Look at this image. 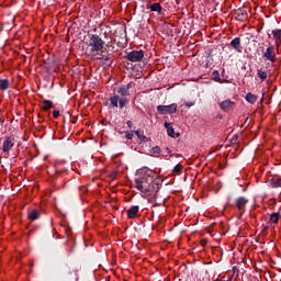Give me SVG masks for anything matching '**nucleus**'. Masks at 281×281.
<instances>
[{"mask_svg": "<svg viewBox=\"0 0 281 281\" xmlns=\"http://www.w3.org/2000/svg\"><path fill=\"white\" fill-rule=\"evenodd\" d=\"M137 175L134 181L136 190L146 196L155 199L161 188L159 179L155 178V171L144 167L137 171Z\"/></svg>", "mask_w": 281, "mask_h": 281, "instance_id": "obj_1", "label": "nucleus"}, {"mask_svg": "<svg viewBox=\"0 0 281 281\" xmlns=\"http://www.w3.org/2000/svg\"><path fill=\"white\" fill-rule=\"evenodd\" d=\"M212 80H214V82H220V85H223V82H225V80L221 79V74L218 72V70H214L212 72Z\"/></svg>", "mask_w": 281, "mask_h": 281, "instance_id": "obj_18", "label": "nucleus"}, {"mask_svg": "<svg viewBox=\"0 0 281 281\" xmlns=\"http://www.w3.org/2000/svg\"><path fill=\"white\" fill-rule=\"evenodd\" d=\"M9 87H10V81L8 79L0 80L1 91H8Z\"/></svg>", "mask_w": 281, "mask_h": 281, "instance_id": "obj_21", "label": "nucleus"}, {"mask_svg": "<svg viewBox=\"0 0 281 281\" xmlns=\"http://www.w3.org/2000/svg\"><path fill=\"white\" fill-rule=\"evenodd\" d=\"M187 106H192V104L189 105V103H187Z\"/></svg>", "mask_w": 281, "mask_h": 281, "instance_id": "obj_38", "label": "nucleus"}, {"mask_svg": "<svg viewBox=\"0 0 281 281\" xmlns=\"http://www.w3.org/2000/svg\"><path fill=\"white\" fill-rule=\"evenodd\" d=\"M110 179H112V180L117 179V171H112V172L110 173Z\"/></svg>", "mask_w": 281, "mask_h": 281, "instance_id": "obj_28", "label": "nucleus"}, {"mask_svg": "<svg viewBox=\"0 0 281 281\" xmlns=\"http://www.w3.org/2000/svg\"><path fill=\"white\" fill-rule=\"evenodd\" d=\"M263 58L270 63H276V47L269 46L266 52H263Z\"/></svg>", "mask_w": 281, "mask_h": 281, "instance_id": "obj_8", "label": "nucleus"}, {"mask_svg": "<svg viewBox=\"0 0 281 281\" xmlns=\"http://www.w3.org/2000/svg\"><path fill=\"white\" fill-rule=\"evenodd\" d=\"M30 221H38L41 218V213L37 210H33L29 213Z\"/></svg>", "mask_w": 281, "mask_h": 281, "instance_id": "obj_19", "label": "nucleus"}, {"mask_svg": "<svg viewBox=\"0 0 281 281\" xmlns=\"http://www.w3.org/2000/svg\"><path fill=\"white\" fill-rule=\"evenodd\" d=\"M166 150H167L168 153H170V148L167 147Z\"/></svg>", "mask_w": 281, "mask_h": 281, "instance_id": "obj_37", "label": "nucleus"}, {"mask_svg": "<svg viewBox=\"0 0 281 281\" xmlns=\"http://www.w3.org/2000/svg\"><path fill=\"white\" fill-rule=\"evenodd\" d=\"M53 116H54L55 119L60 117V111H58V110L53 111Z\"/></svg>", "mask_w": 281, "mask_h": 281, "instance_id": "obj_29", "label": "nucleus"}, {"mask_svg": "<svg viewBox=\"0 0 281 281\" xmlns=\"http://www.w3.org/2000/svg\"><path fill=\"white\" fill-rule=\"evenodd\" d=\"M173 172H181V165H176L173 167Z\"/></svg>", "mask_w": 281, "mask_h": 281, "instance_id": "obj_30", "label": "nucleus"}, {"mask_svg": "<svg viewBox=\"0 0 281 281\" xmlns=\"http://www.w3.org/2000/svg\"><path fill=\"white\" fill-rule=\"evenodd\" d=\"M231 46L233 47V49H235V52H243V47L240 46V37H235L231 42Z\"/></svg>", "mask_w": 281, "mask_h": 281, "instance_id": "obj_11", "label": "nucleus"}, {"mask_svg": "<svg viewBox=\"0 0 281 281\" xmlns=\"http://www.w3.org/2000/svg\"><path fill=\"white\" fill-rule=\"evenodd\" d=\"M167 134L169 135V137H179V133L175 134V128L172 126L168 127Z\"/></svg>", "mask_w": 281, "mask_h": 281, "instance_id": "obj_25", "label": "nucleus"}, {"mask_svg": "<svg viewBox=\"0 0 281 281\" xmlns=\"http://www.w3.org/2000/svg\"><path fill=\"white\" fill-rule=\"evenodd\" d=\"M135 133V135L138 137V139L140 140V142H150V137H146L145 135H144V132H142V131H135L134 132Z\"/></svg>", "mask_w": 281, "mask_h": 281, "instance_id": "obj_20", "label": "nucleus"}, {"mask_svg": "<svg viewBox=\"0 0 281 281\" xmlns=\"http://www.w3.org/2000/svg\"><path fill=\"white\" fill-rule=\"evenodd\" d=\"M233 106H236V103L232 100H225L220 104V109H222V111H224L225 113H229V110Z\"/></svg>", "mask_w": 281, "mask_h": 281, "instance_id": "obj_9", "label": "nucleus"}, {"mask_svg": "<svg viewBox=\"0 0 281 281\" xmlns=\"http://www.w3.org/2000/svg\"><path fill=\"white\" fill-rule=\"evenodd\" d=\"M246 102H248L249 104H256V102H258V95L248 92L245 97Z\"/></svg>", "mask_w": 281, "mask_h": 281, "instance_id": "obj_13", "label": "nucleus"}, {"mask_svg": "<svg viewBox=\"0 0 281 281\" xmlns=\"http://www.w3.org/2000/svg\"><path fill=\"white\" fill-rule=\"evenodd\" d=\"M200 245L205 247V245H207V239H201Z\"/></svg>", "mask_w": 281, "mask_h": 281, "instance_id": "obj_32", "label": "nucleus"}, {"mask_svg": "<svg viewBox=\"0 0 281 281\" xmlns=\"http://www.w3.org/2000/svg\"><path fill=\"white\" fill-rule=\"evenodd\" d=\"M269 229V226H266L265 228H263V232H267Z\"/></svg>", "mask_w": 281, "mask_h": 281, "instance_id": "obj_35", "label": "nucleus"}, {"mask_svg": "<svg viewBox=\"0 0 281 281\" xmlns=\"http://www.w3.org/2000/svg\"><path fill=\"white\" fill-rule=\"evenodd\" d=\"M131 89H133V83L122 85L119 87L117 94H113L110 97V103L113 109H123L127 106L128 102H131Z\"/></svg>", "mask_w": 281, "mask_h": 281, "instance_id": "obj_2", "label": "nucleus"}, {"mask_svg": "<svg viewBox=\"0 0 281 281\" xmlns=\"http://www.w3.org/2000/svg\"><path fill=\"white\" fill-rule=\"evenodd\" d=\"M97 60H103V65H105V67H111L112 63H113V58L112 55L106 53L104 54V52L101 50V54L99 53L97 55Z\"/></svg>", "mask_w": 281, "mask_h": 281, "instance_id": "obj_6", "label": "nucleus"}, {"mask_svg": "<svg viewBox=\"0 0 281 281\" xmlns=\"http://www.w3.org/2000/svg\"><path fill=\"white\" fill-rule=\"evenodd\" d=\"M130 63H142L144 60V50H132L125 56Z\"/></svg>", "mask_w": 281, "mask_h": 281, "instance_id": "obj_5", "label": "nucleus"}, {"mask_svg": "<svg viewBox=\"0 0 281 281\" xmlns=\"http://www.w3.org/2000/svg\"><path fill=\"white\" fill-rule=\"evenodd\" d=\"M271 188H281V178H272L270 179Z\"/></svg>", "mask_w": 281, "mask_h": 281, "instance_id": "obj_22", "label": "nucleus"}, {"mask_svg": "<svg viewBox=\"0 0 281 281\" xmlns=\"http://www.w3.org/2000/svg\"><path fill=\"white\" fill-rule=\"evenodd\" d=\"M151 12H158V14H161L164 8L161 7V4L159 2L153 3L149 7Z\"/></svg>", "mask_w": 281, "mask_h": 281, "instance_id": "obj_14", "label": "nucleus"}, {"mask_svg": "<svg viewBox=\"0 0 281 281\" xmlns=\"http://www.w3.org/2000/svg\"><path fill=\"white\" fill-rule=\"evenodd\" d=\"M139 212L138 205H133L127 210V217L128 218H135L137 216V213Z\"/></svg>", "mask_w": 281, "mask_h": 281, "instance_id": "obj_12", "label": "nucleus"}, {"mask_svg": "<svg viewBox=\"0 0 281 281\" xmlns=\"http://www.w3.org/2000/svg\"><path fill=\"white\" fill-rule=\"evenodd\" d=\"M127 139H133L134 135L131 132H125Z\"/></svg>", "mask_w": 281, "mask_h": 281, "instance_id": "obj_31", "label": "nucleus"}, {"mask_svg": "<svg viewBox=\"0 0 281 281\" xmlns=\"http://www.w3.org/2000/svg\"><path fill=\"white\" fill-rule=\"evenodd\" d=\"M257 76H258V78H260L261 82H265V80H267V78L269 76V71L262 70V69H258L257 70Z\"/></svg>", "mask_w": 281, "mask_h": 281, "instance_id": "obj_16", "label": "nucleus"}, {"mask_svg": "<svg viewBox=\"0 0 281 281\" xmlns=\"http://www.w3.org/2000/svg\"><path fill=\"white\" fill-rule=\"evenodd\" d=\"M86 45L87 50L90 52L91 56H98V54L104 49V42L98 34L89 35Z\"/></svg>", "mask_w": 281, "mask_h": 281, "instance_id": "obj_3", "label": "nucleus"}, {"mask_svg": "<svg viewBox=\"0 0 281 281\" xmlns=\"http://www.w3.org/2000/svg\"><path fill=\"white\" fill-rule=\"evenodd\" d=\"M156 109L160 115H172V113H177V103H171L169 105H157Z\"/></svg>", "mask_w": 281, "mask_h": 281, "instance_id": "obj_4", "label": "nucleus"}, {"mask_svg": "<svg viewBox=\"0 0 281 281\" xmlns=\"http://www.w3.org/2000/svg\"><path fill=\"white\" fill-rule=\"evenodd\" d=\"M246 36L248 41H254V42L256 41V36L251 33H247Z\"/></svg>", "mask_w": 281, "mask_h": 281, "instance_id": "obj_27", "label": "nucleus"}, {"mask_svg": "<svg viewBox=\"0 0 281 281\" xmlns=\"http://www.w3.org/2000/svg\"><path fill=\"white\" fill-rule=\"evenodd\" d=\"M151 155H161V147L155 146L150 149Z\"/></svg>", "mask_w": 281, "mask_h": 281, "instance_id": "obj_26", "label": "nucleus"}, {"mask_svg": "<svg viewBox=\"0 0 281 281\" xmlns=\"http://www.w3.org/2000/svg\"><path fill=\"white\" fill-rule=\"evenodd\" d=\"M126 124H127L128 128H133V122L132 121H127Z\"/></svg>", "mask_w": 281, "mask_h": 281, "instance_id": "obj_34", "label": "nucleus"}, {"mask_svg": "<svg viewBox=\"0 0 281 281\" xmlns=\"http://www.w3.org/2000/svg\"><path fill=\"white\" fill-rule=\"evenodd\" d=\"M272 35H273L274 41H280V38H281V29L280 30H273Z\"/></svg>", "mask_w": 281, "mask_h": 281, "instance_id": "obj_23", "label": "nucleus"}, {"mask_svg": "<svg viewBox=\"0 0 281 281\" xmlns=\"http://www.w3.org/2000/svg\"><path fill=\"white\" fill-rule=\"evenodd\" d=\"M249 203V200L245 196H239L236 200V207L237 210H239V212H241V214H245V210H247V204Z\"/></svg>", "mask_w": 281, "mask_h": 281, "instance_id": "obj_7", "label": "nucleus"}, {"mask_svg": "<svg viewBox=\"0 0 281 281\" xmlns=\"http://www.w3.org/2000/svg\"><path fill=\"white\" fill-rule=\"evenodd\" d=\"M42 111H49V109H54V102H52L50 100H44L42 101Z\"/></svg>", "mask_w": 281, "mask_h": 281, "instance_id": "obj_15", "label": "nucleus"}, {"mask_svg": "<svg viewBox=\"0 0 281 281\" xmlns=\"http://www.w3.org/2000/svg\"><path fill=\"white\" fill-rule=\"evenodd\" d=\"M245 19H247V11L237 13V21H245Z\"/></svg>", "mask_w": 281, "mask_h": 281, "instance_id": "obj_24", "label": "nucleus"}, {"mask_svg": "<svg viewBox=\"0 0 281 281\" xmlns=\"http://www.w3.org/2000/svg\"><path fill=\"white\" fill-rule=\"evenodd\" d=\"M171 127H172V125L170 123L165 122V128H167V131H168V128H171Z\"/></svg>", "mask_w": 281, "mask_h": 281, "instance_id": "obj_33", "label": "nucleus"}, {"mask_svg": "<svg viewBox=\"0 0 281 281\" xmlns=\"http://www.w3.org/2000/svg\"><path fill=\"white\" fill-rule=\"evenodd\" d=\"M14 146V143H12V138L5 137L3 145H2V150L3 153H10V149Z\"/></svg>", "mask_w": 281, "mask_h": 281, "instance_id": "obj_10", "label": "nucleus"}, {"mask_svg": "<svg viewBox=\"0 0 281 281\" xmlns=\"http://www.w3.org/2000/svg\"><path fill=\"white\" fill-rule=\"evenodd\" d=\"M269 221H270V224L272 223V225H278L280 221V212L270 214Z\"/></svg>", "mask_w": 281, "mask_h": 281, "instance_id": "obj_17", "label": "nucleus"}, {"mask_svg": "<svg viewBox=\"0 0 281 281\" xmlns=\"http://www.w3.org/2000/svg\"><path fill=\"white\" fill-rule=\"evenodd\" d=\"M101 27H109V25L104 24V25H101Z\"/></svg>", "mask_w": 281, "mask_h": 281, "instance_id": "obj_36", "label": "nucleus"}]
</instances>
